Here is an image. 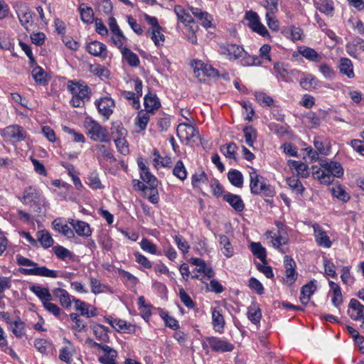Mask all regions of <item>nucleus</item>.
I'll return each mask as SVG.
<instances>
[{"instance_id":"1","label":"nucleus","mask_w":364,"mask_h":364,"mask_svg":"<svg viewBox=\"0 0 364 364\" xmlns=\"http://www.w3.org/2000/svg\"><path fill=\"white\" fill-rule=\"evenodd\" d=\"M321 168L314 171L313 176L318 179L321 183L329 184L333 181L334 177L341 178L343 175V168L340 163L335 161L325 162L321 164Z\"/></svg>"},{"instance_id":"2","label":"nucleus","mask_w":364,"mask_h":364,"mask_svg":"<svg viewBox=\"0 0 364 364\" xmlns=\"http://www.w3.org/2000/svg\"><path fill=\"white\" fill-rule=\"evenodd\" d=\"M68 89L73 95L70 103L75 107H83L90 99L91 90L84 82L69 81Z\"/></svg>"},{"instance_id":"3","label":"nucleus","mask_w":364,"mask_h":364,"mask_svg":"<svg viewBox=\"0 0 364 364\" xmlns=\"http://www.w3.org/2000/svg\"><path fill=\"white\" fill-rule=\"evenodd\" d=\"M85 127L91 140L100 142L110 141L111 136L107 129L92 118L87 117L85 119Z\"/></svg>"},{"instance_id":"4","label":"nucleus","mask_w":364,"mask_h":364,"mask_svg":"<svg viewBox=\"0 0 364 364\" xmlns=\"http://www.w3.org/2000/svg\"><path fill=\"white\" fill-rule=\"evenodd\" d=\"M250 172V188L252 194L264 193L266 196L272 197L274 194V190L272 186L267 184L262 176L258 175L255 169L252 168Z\"/></svg>"},{"instance_id":"5","label":"nucleus","mask_w":364,"mask_h":364,"mask_svg":"<svg viewBox=\"0 0 364 364\" xmlns=\"http://www.w3.org/2000/svg\"><path fill=\"white\" fill-rule=\"evenodd\" d=\"M202 346L205 350L210 347L213 350L217 352H230L234 349L233 344L213 336L205 338Z\"/></svg>"},{"instance_id":"6","label":"nucleus","mask_w":364,"mask_h":364,"mask_svg":"<svg viewBox=\"0 0 364 364\" xmlns=\"http://www.w3.org/2000/svg\"><path fill=\"white\" fill-rule=\"evenodd\" d=\"M1 135L5 140L12 143L23 141L27 135L26 130L21 126L9 125L2 130Z\"/></svg>"},{"instance_id":"7","label":"nucleus","mask_w":364,"mask_h":364,"mask_svg":"<svg viewBox=\"0 0 364 364\" xmlns=\"http://www.w3.org/2000/svg\"><path fill=\"white\" fill-rule=\"evenodd\" d=\"M220 51L222 55H226L230 60H235L240 58H244L247 55L244 48L236 44L220 46Z\"/></svg>"},{"instance_id":"8","label":"nucleus","mask_w":364,"mask_h":364,"mask_svg":"<svg viewBox=\"0 0 364 364\" xmlns=\"http://www.w3.org/2000/svg\"><path fill=\"white\" fill-rule=\"evenodd\" d=\"M284 264L285 267L284 282L288 285H291L297 278L296 263L290 256L286 255L284 258Z\"/></svg>"},{"instance_id":"9","label":"nucleus","mask_w":364,"mask_h":364,"mask_svg":"<svg viewBox=\"0 0 364 364\" xmlns=\"http://www.w3.org/2000/svg\"><path fill=\"white\" fill-rule=\"evenodd\" d=\"M22 201L25 204L33 203L39 206L44 203V199L41 197L39 190L34 186H28L24 190Z\"/></svg>"},{"instance_id":"10","label":"nucleus","mask_w":364,"mask_h":364,"mask_svg":"<svg viewBox=\"0 0 364 364\" xmlns=\"http://www.w3.org/2000/svg\"><path fill=\"white\" fill-rule=\"evenodd\" d=\"M177 136L181 141H190L198 134V131L193 125L188 123H180L178 125Z\"/></svg>"},{"instance_id":"11","label":"nucleus","mask_w":364,"mask_h":364,"mask_svg":"<svg viewBox=\"0 0 364 364\" xmlns=\"http://www.w3.org/2000/svg\"><path fill=\"white\" fill-rule=\"evenodd\" d=\"M95 105L97 107L99 113L102 115L105 119H108L113 113L114 102L111 97H105L95 101Z\"/></svg>"},{"instance_id":"12","label":"nucleus","mask_w":364,"mask_h":364,"mask_svg":"<svg viewBox=\"0 0 364 364\" xmlns=\"http://www.w3.org/2000/svg\"><path fill=\"white\" fill-rule=\"evenodd\" d=\"M86 50L90 55L99 57L102 60L107 57L108 51L107 46L100 41H91L87 45Z\"/></svg>"},{"instance_id":"13","label":"nucleus","mask_w":364,"mask_h":364,"mask_svg":"<svg viewBox=\"0 0 364 364\" xmlns=\"http://www.w3.org/2000/svg\"><path fill=\"white\" fill-rule=\"evenodd\" d=\"M22 272L28 275H37L50 278H56L58 276L57 271L49 269L46 267H38L37 264L33 268L23 269Z\"/></svg>"},{"instance_id":"14","label":"nucleus","mask_w":364,"mask_h":364,"mask_svg":"<svg viewBox=\"0 0 364 364\" xmlns=\"http://www.w3.org/2000/svg\"><path fill=\"white\" fill-rule=\"evenodd\" d=\"M126 130L122 127L117 128V137L114 139L116 147L121 154L127 155L129 152V146L127 140L124 138Z\"/></svg>"},{"instance_id":"15","label":"nucleus","mask_w":364,"mask_h":364,"mask_svg":"<svg viewBox=\"0 0 364 364\" xmlns=\"http://www.w3.org/2000/svg\"><path fill=\"white\" fill-rule=\"evenodd\" d=\"M192 14L201 21V25L206 29L213 27V16L206 11H202L199 8L190 7Z\"/></svg>"},{"instance_id":"16","label":"nucleus","mask_w":364,"mask_h":364,"mask_svg":"<svg viewBox=\"0 0 364 364\" xmlns=\"http://www.w3.org/2000/svg\"><path fill=\"white\" fill-rule=\"evenodd\" d=\"M348 53L353 57L358 58L361 53H364V40L360 38H355L346 45Z\"/></svg>"},{"instance_id":"17","label":"nucleus","mask_w":364,"mask_h":364,"mask_svg":"<svg viewBox=\"0 0 364 364\" xmlns=\"http://www.w3.org/2000/svg\"><path fill=\"white\" fill-rule=\"evenodd\" d=\"M313 228L318 245L326 248L330 247L332 242L322 228L319 225L315 224L313 225Z\"/></svg>"},{"instance_id":"18","label":"nucleus","mask_w":364,"mask_h":364,"mask_svg":"<svg viewBox=\"0 0 364 364\" xmlns=\"http://www.w3.org/2000/svg\"><path fill=\"white\" fill-rule=\"evenodd\" d=\"M348 314L353 320L364 318V306L358 300L352 299L349 303Z\"/></svg>"},{"instance_id":"19","label":"nucleus","mask_w":364,"mask_h":364,"mask_svg":"<svg viewBox=\"0 0 364 364\" xmlns=\"http://www.w3.org/2000/svg\"><path fill=\"white\" fill-rule=\"evenodd\" d=\"M200 71L202 72L203 75L208 77H215L218 75V70L214 69L211 65L204 64L200 60L195 61L194 73L198 77L200 75Z\"/></svg>"},{"instance_id":"20","label":"nucleus","mask_w":364,"mask_h":364,"mask_svg":"<svg viewBox=\"0 0 364 364\" xmlns=\"http://www.w3.org/2000/svg\"><path fill=\"white\" fill-rule=\"evenodd\" d=\"M144 105L146 112L154 113L161 107L160 101L156 94L149 92L144 97Z\"/></svg>"},{"instance_id":"21","label":"nucleus","mask_w":364,"mask_h":364,"mask_svg":"<svg viewBox=\"0 0 364 364\" xmlns=\"http://www.w3.org/2000/svg\"><path fill=\"white\" fill-rule=\"evenodd\" d=\"M138 166L140 169V177L144 182L147 183V185H159V181L157 178L151 174L149 171V168L142 161H138Z\"/></svg>"},{"instance_id":"22","label":"nucleus","mask_w":364,"mask_h":364,"mask_svg":"<svg viewBox=\"0 0 364 364\" xmlns=\"http://www.w3.org/2000/svg\"><path fill=\"white\" fill-rule=\"evenodd\" d=\"M223 200L228 202L236 211L241 212L245 208L243 200L238 195L229 193L223 196Z\"/></svg>"},{"instance_id":"23","label":"nucleus","mask_w":364,"mask_h":364,"mask_svg":"<svg viewBox=\"0 0 364 364\" xmlns=\"http://www.w3.org/2000/svg\"><path fill=\"white\" fill-rule=\"evenodd\" d=\"M104 355L99 358V362L102 364H116V358L117 356V352L112 348L105 346L103 349Z\"/></svg>"},{"instance_id":"24","label":"nucleus","mask_w":364,"mask_h":364,"mask_svg":"<svg viewBox=\"0 0 364 364\" xmlns=\"http://www.w3.org/2000/svg\"><path fill=\"white\" fill-rule=\"evenodd\" d=\"M316 8L321 13L332 16L334 7L332 0H313Z\"/></svg>"},{"instance_id":"25","label":"nucleus","mask_w":364,"mask_h":364,"mask_svg":"<svg viewBox=\"0 0 364 364\" xmlns=\"http://www.w3.org/2000/svg\"><path fill=\"white\" fill-rule=\"evenodd\" d=\"M75 309L80 311L81 315L86 316L88 318L97 314L96 309L94 306L88 305L79 299L75 300Z\"/></svg>"},{"instance_id":"26","label":"nucleus","mask_w":364,"mask_h":364,"mask_svg":"<svg viewBox=\"0 0 364 364\" xmlns=\"http://www.w3.org/2000/svg\"><path fill=\"white\" fill-rule=\"evenodd\" d=\"M70 224L78 235L82 237H89L91 235L92 231L90 230V225L87 223L80 220L75 221L74 220H72Z\"/></svg>"},{"instance_id":"27","label":"nucleus","mask_w":364,"mask_h":364,"mask_svg":"<svg viewBox=\"0 0 364 364\" xmlns=\"http://www.w3.org/2000/svg\"><path fill=\"white\" fill-rule=\"evenodd\" d=\"M212 320L213 328L221 333L224 328L225 319L218 308L213 309L212 311Z\"/></svg>"},{"instance_id":"28","label":"nucleus","mask_w":364,"mask_h":364,"mask_svg":"<svg viewBox=\"0 0 364 364\" xmlns=\"http://www.w3.org/2000/svg\"><path fill=\"white\" fill-rule=\"evenodd\" d=\"M301 54L306 59L312 62H320L321 56L313 48L306 46H301L298 50Z\"/></svg>"},{"instance_id":"29","label":"nucleus","mask_w":364,"mask_h":364,"mask_svg":"<svg viewBox=\"0 0 364 364\" xmlns=\"http://www.w3.org/2000/svg\"><path fill=\"white\" fill-rule=\"evenodd\" d=\"M220 250L226 257H231L234 254V250L229 238L225 235H219Z\"/></svg>"},{"instance_id":"30","label":"nucleus","mask_w":364,"mask_h":364,"mask_svg":"<svg viewBox=\"0 0 364 364\" xmlns=\"http://www.w3.org/2000/svg\"><path fill=\"white\" fill-rule=\"evenodd\" d=\"M86 183L92 190H101L105 187L97 171H93L87 175Z\"/></svg>"},{"instance_id":"31","label":"nucleus","mask_w":364,"mask_h":364,"mask_svg":"<svg viewBox=\"0 0 364 364\" xmlns=\"http://www.w3.org/2000/svg\"><path fill=\"white\" fill-rule=\"evenodd\" d=\"M339 70L343 75H346L348 78H353L355 76L353 63L348 58H341L339 62Z\"/></svg>"},{"instance_id":"32","label":"nucleus","mask_w":364,"mask_h":364,"mask_svg":"<svg viewBox=\"0 0 364 364\" xmlns=\"http://www.w3.org/2000/svg\"><path fill=\"white\" fill-rule=\"evenodd\" d=\"M53 226L55 230L62 233L68 238H72L74 237V232L73 230L67 225L62 223L61 220L58 218L53 220Z\"/></svg>"},{"instance_id":"33","label":"nucleus","mask_w":364,"mask_h":364,"mask_svg":"<svg viewBox=\"0 0 364 364\" xmlns=\"http://www.w3.org/2000/svg\"><path fill=\"white\" fill-rule=\"evenodd\" d=\"M96 338L102 342H108L109 337L108 336L109 329L101 324H95L92 327Z\"/></svg>"},{"instance_id":"34","label":"nucleus","mask_w":364,"mask_h":364,"mask_svg":"<svg viewBox=\"0 0 364 364\" xmlns=\"http://www.w3.org/2000/svg\"><path fill=\"white\" fill-rule=\"evenodd\" d=\"M122 55L123 59H124L129 65L132 67H137L140 60L138 55L133 53L130 49L124 48L122 50Z\"/></svg>"},{"instance_id":"35","label":"nucleus","mask_w":364,"mask_h":364,"mask_svg":"<svg viewBox=\"0 0 364 364\" xmlns=\"http://www.w3.org/2000/svg\"><path fill=\"white\" fill-rule=\"evenodd\" d=\"M18 17L21 24L28 29V25L32 23V13L28 8H21L18 12Z\"/></svg>"},{"instance_id":"36","label":"nucleus","mask_w":364,"mask_h":364,"mask_svg":"<svg viewBox=\"0 0 364 364\" xmlns=\"http://www.w3.org/2000/svg\"><path fill=\"white\" fill-rule=\"evenodd\" d=\"M53 250L55 256L61 260L69 259L70 261L74 260V255L67 248L61 245H56L53 247Z\"/></svg>"},{"instance_id":"37","label":"nucleus","mask_w":364,"mask_h":364,"mask_svg":"<svg viewBox=\"0 0 364 364\" xmlns=\"http://www.w3.org/2000/svg\"><path fill=\"white\" fill-rule=\"evenodd\" d=\"M252 254L264 264H267V252L259 242H252L250 245Z\"/></svg>"},{"instance_id":"38","label":"nucleus","mask_w":364,"mask_h":364,"mask_svg":"<svg viewBox=\"0 0 364 364\" xmlns=\"http://www.w3.org/2000/svg\"><path fill=\"white\" fill-rule=\"evenodd\" d=\"M150 119L149 112L141 110L138 112L135 120V125L139 128L138 132L144 131Z\"/></svg>"},{"instance_id":"39","label":"nucleus","mask_w":364,"mask_h":364,"mask_svg":"<svg viewBox=\"0 0 364 364\" xmlns=\"http://www.w3.org/2000/svg\"><path fill=\"white\" fill-rule=\"evenodd\" d=\"M173 11L177 16L178 20L181 23L186 24L193 22V18L192 16L188 13H187L181 6H175Z\"/></svg>"},{"instance_id":"40","label":"nucleus","mask_w":364,"mask_h":364,"mask_svg":"<svg viewBox=\"0 0 364 364\" xmlns=\"http://www.w3.org/2000/svg\"><path fill=\"white\" fill-rule=\"evenodd\" d=\"M37 239L41 245L46 249L53 246L54 240L47 230H41L37 232Z\"/></svg>"},{"instance_id":"41","label":"nucleus","mask_w":364,"mask_h":364,"mask_svg":"<svg viewBox=\"0 0 364 364\" xmlns=\"http://www.w3.org/2000/svg\"><path fill=\"white\" fill-rule=\"evenodd\" d=\"M228 178L232 185L237 188H241L243 185V176L240 171L232 169L228 173Z\"/></svg>"},{"instance_id":"42","label":"nucleus","mask_w":364,"mask_h":364,"mask_svg":"<svg viewBox=\"0 0 364 364\" xmlns=\"http://www.w3.org/2000/svg\"><path fill=\"white\" fill-rule=\"evenodd\" d=\"M343 303V297H331L330 301H326L323 307L326 310L333 313L340 312V306Z\"/></svg>"},{"instance_id":"43","label":"nucleus","mask_w":364,"mask_h":364,"mask_svg":"<svg viewBox=\"0 0 364 364\" xmlns=\"http://www.w3.org/2000/svg\"><path fill=\"white\" fill-rule=\"evenodd\" d=\"M81 19L85 23H92L94 20V12L90 6L82 4L79 8Z\"/></svg>"},{"instance_id":"44","label":"nucleus","mask_w":364,"mask_h":364,"mask_svg":"<svg viewBox=\"0 0 364 364\" xmlns=\"http://www.w3.org/2000/svg\"><path fill=\"white\" fill-rule=\"evenodd\" d=\"M119 274L122 281L129 288H133L135 287L139 282L138 279L135 276L124 269H119Z\"/></svg>"},{"instance_id":"45","label":"nucleus","mask_w":364,"mask_h":364,"mask_svg":"<svg viewBox=\"0 0 364 364\" xmlns=\"http://www.w3.org/2000/svg\"><path fill=\"white\" fill-rule=\"evenodd\" d=\"M248 318L255 324H257L259 323L262 314L260 309L255 304H252L250 306L248 307L247 311Z\"/></svg>"},{"instance_id":"46","label":"nucleus","mask_w":364,"mask_h":364,"mask_svg":"<svg viewBox=\"0 0 364 364\" xmlns=\"http://www.w3.org/2000/svg\"><path fill=\"white\" fill-rule=\"evenodd\" d=\"M146 21L151 26V28L149 29L148 33L151 38L156 39L155 33H159V30H161V27L159 26L158 20L156 17L150 16L147 14L145 15Z\"/></svg>"},{"instance_id":"47","label":"nucleus","mask_w":364,"mask_h":364,"mask_svg":"<svg viewBox=\"0 0 364 364\" xmlns=\"http://www.w3.org/2000/svg\"><path fill=\"white\" fill-rule=\"evenodd\" d=\"M114 325L116 326H114L113 328H114L118 332L130 333L134 331V326L122 319L116 318Z\"/></svg>"},{"instance_id":"48","label":"nucleus","mask_w":364,"mask_h":364,"mask_svg":"<svg viewBox=\"0 0 364 364\" xmlns=\"http://www.w3.org/2000/svg\"><path fill=\"white\" fill-rule=\"evenodd\" d=\"M31 73L36 82L43 85H46L48 83L46 73L42 68L36 66L33 69Z\"/></svg>"},{"instance_id":"49","label":"nucleus","mask_w":364,"mask_h":364,"mask_svg":"<svg viewBox=\"0 0 364 364\" xmlns=\"http://www.w3.org/2000/svg\"><path fill=\"white\" fill-rule=\"evenodd\" d=\"M208 179V176L205 171L200 170L192 175L191 184L193 188H198L201 183H206Z\"/></svg>"},{"instance_id":"50","label":"nucleus","mask_w":364,"mask_h":364,"mask_svg":"<svg viewBox=\"0 0 364 364\" xmlns=\"http://www.w3.org/2000/svg\"><path fill=\"white\" fill-rule=\"evenodd\" d=\"M157 186L158 185H148L147 189L144 191V194L147 196L148 200L153 204L158 203L159 200Z\"/></svg>"},{"instance_id":"51","label":"nucleus","mask_w":364,"mask_h":364,"mask_svg":"<svg viewBox=\"0 0 364 364\" xmlns=\"http://www.w3.org/2000/svg\"><path fill=\"white\" fill-rule=\"evenodd\" d=\"M237 145L235 143H229L220 147V151L226 158L236 160Z\"/></svg>"},{"instance_id":"52","label":"nucleus","mask_w":364,"mask_h":364,"mask_svg":"<svg viewBox=\"0 0 364 364\" xmlns=\"http://www.w3.org/2000/svg\"><path fill=\"white\" fill-rule=\"evenodd\" d=\"M173 174L181 181L187 178V171L182 161L179 160L176 162L173 169Z\"/></svg>"},{"instance_id":"53","label":"nucleus","mask_w":364,"mask_h":364,"mask_svg":"<svg viewBox=\"0 0 364 364\" xmlns=\"http://www.w3.org/2000/svg\"><path fill=\"white\" fill-rule=\"evenodd\" d=\"M245 141L249 146H252L257 138V132L252 126H247L243 129Z\"/></svg>"},{"instance_id":"54","label":"nucleus","mask_w":364,"mask_h":364,"mask_svg":"<svg viewBox=\"0 0 364 364\" xmlns=\"http://www.w3.org/2000/svg\"><path fill=\"white\" fill-rule=\"evenodd\" d=\"M288 186L291 189L294 191L296 194L302 195L305 188L302 185L301 182L296 178L292 177L289 178L287 181Z\"/></svg>"},{"instance_id":"55","label":"nucleus","mask_w":364,"mask_h":364,"mask_svg":"<svg viewBox=\"0 0 364 364\" xmlns=\"http://www.w3.org/2000/svg\"><path fill=\"white\" fill-rule=\"evenodd\" d=\"M331 193L333 197L337 198L341 201L347 202L350 199L349 194L341 186L332 188Z\"/></svg>"},{"instance_id":"56","label":"nucleus","mask_w":364,"mask_h":364,"mask_svg":"<svg viewBox=\"0 0 364 364\" xmlns=\"http://www.w3.org/2000/svg\"><path fill=\"white\" fill-rule=\"evenodd\" d=\"M43 304L45 309H46L48 311L53 314L55 316H58L60 314V309L59 307L51 303V297H39Z\"/></svg>"},{"instance_id":"57","label":"nucleus","mask_w":364,"mask_h":364,"mask_svg":"<svg viewBox=\"0 0 364 364\" xmlns=\"http://www.w3.org/2000/svg\"><path fill=\"white\" fill-rule=\"evenodd\" d=\"M245 19L249 21L248 26L253 31L259 23H261L259 21V16L257 14L252 11H247L245 14Z\"/></svg>"},{"instance_id":"58","label":"nucleus","mask_w":364,"mask_h":364,"mask_svg":"<svg viewBox=\"0 0 364 364\" xmlns=\"http://www.w3.org/2000/svg\"><path fill=\"white\" fill-rule=\"evenodd\" d=\"M272 245L278 249L279 251H281L282 253H284L285 251H284L282 249V246L283 245H286L288 242V239L286 237H284L281 235L280 230L278 231V235H275V236L272 237Z\"/></svg>"},{"instance_id":"59","label":"nucleus","mask_w":364,"mask_h":364,"mask_svg":"<svg viewBox=\"0 0 364 364\" xmlns=\"http://www.w3.org/2000/svg\"><path fill=\"white\" fill-rule=\"evenodd\" d=\"M70 316V319L74 323V325L72 326L73 330L77 332H81L86 328V323L77 314H71Z\"/></svg>"},{"instance_id":"60","label":"nucleus","mask_w":364,"mask_h":364,"mask_svg":"<svg viewBox=\"0 0 364 364\" xmlns=\"http://www.w3.org/2000/svg\"><path fill=\"white\" fill-rule=\"evenodd\" d=\"M122 96L129 101L134 108L139 109L140 107L139 98L134 92L123 91L122 92Z\"/></svg>"},{"instance_id":"61","label":"nucleus","mask_w":364,"mask_h":364,"mask_svg":"<svg viewBox=\"0 0 364 364\" xmlns=\"http://www.w3.org/2000/svg\"><path fill=\"white\" fill-rule=\"evenodd\" d=\"M255 96L257 101L262 106L269 107L273 105V99L264 92H256Z\"/></svg>"},{"instance_id":"62","label":"nucleus","mask_w":364,"mask_h":364,"mask_svg":"<svg viewBox=\"0 0 364 364\" xmlns=\"http://www.w3.org/2000/svg\"><path fill=\"white\" fill-rule=\"evenodd\" d=\"M316 288V281L311 280L302 287L301 294V296H311L315 293Z\"/></svg>"},{"instance_id":"63","label":"nucleus","mask_w":364,"mask_h":364,"mask_svg":"<svg viewBox=\"0 0 364 364\" xmlns=\"http://www.w3.org/2000/svg\"><path fill=\"white\" fill-rule=\"evenodd\" d=\"M24 323L18 319L11 323V329L16 336L20 338L24 334Z\"/></svg>"},{"instance_id":"64","label":"nucleus","mask_w":364,"mask_h":364,"mask_svg":"<svg viewBox=\"0 0 364 364\" xmlns=\"http://www.w3.org/2000/svg\"><path fill=\"white\" fill-rule=\"evenodd\" d=\"M314 80V78L311 75L302 73L299 83L303 89L309 90L313 87Z\"/></svg>"}]
</instances>
